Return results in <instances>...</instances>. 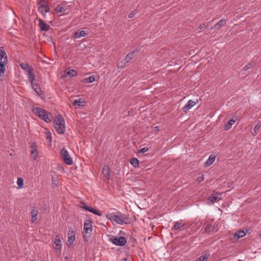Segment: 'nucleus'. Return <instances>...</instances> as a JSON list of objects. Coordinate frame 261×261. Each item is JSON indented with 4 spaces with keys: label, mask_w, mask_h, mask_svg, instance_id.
I'll use <instances>...</instances> for the list:
<instances>
[{
    "label": "nucleus",
    "mask_w": 261,
    "mask_h": 261,
    "mask_svg": "<svg viewBox=\"0 0 261 261\" xmlns=\"http://www.w3.org/2000/svg\"><path fill=\"white\" fill-rule=\"evenodd\" d=\"M106 217L111 222H114L119 225L127 224L129 223L128 217L125 214H122L120 211L107 213Z\"/></svg>",
    "instance_id": "nucleus-1"
},
{
    "label": "nucleus",
    "mask_w": 261,
    "mask_h": 261,
    "mask_svg": "<svg viewBox=\"0 0 261 261\" xmlns=\"http://www.w3.org/2000/svg\"><path fill=\"white\" fill-rule=\"evenodd\" d=\"M33 112L40 119L47 123L51 121L53 118L51 114L44 109L34 107L33 108Z\"/></svg>",
    "instance_id": "nucleus-2"
},
{
    "label": "nucleus",
    "mask_w": 261,
    "mask_h": 261,
    "mask_svg": "<svg viewBox=\"0 0 261 261\" xmlns=\"http://www.w3.org/2000/svg\"><path fill=\"white\" fill-rule=\"evenodd\" d=\"M54 127L58 134L62 135L65 131V123L61 116H58L54 120Z\"/></svg>",
    "instance_id": "nucleus-3"
},
{
    "label": "nucleus",
    "mask_w": 261,
    "mask_h": 261,
    "mask_svg": "<svg viewBox=\"0 0 261 261\" xmlns=\"http://www.w3.org/2000/svg\"><path fill=\"white\" fill-rule=\"evenodd\" d=\"M92 231V224L91 221L87 220L85 221L84 225V231L83 232V238L85 241H88L91 235Z\"/></svg>",
    "instance_id": "nucleus-4"
},
{
    "label": "nucleus",
    "mask_w": 261,
    "mask_h": 261,
    "mask_svg": "<svg viewBox=\"0 0 261 261\" xmlns=\"http://www.w3.org/2000/svg\"><path fill=\"white\" fill-rule=\"evenodd\" d=\"M60 154L62 159L66 164L70 165L73 163V160L66 149H62L60 151Z\"/></svg>",
    "instance_id": "nucleus-5"
},
{
    "label": "nucleus",
    "mask_w": 261,
    "mask_h": 261,
    "mask_svg": "<svg viewBox=\"0 0 261 261\" xmlns=\"http://www.w3.org/2000/svg\"><path fill=\"white\" fill-rule=\"evenodd\" d=\"M109 241L114 245L119 246H124L126 243L125 238L123 237H113L110 238Z\"/></svg>",
    "instance_id": "nucleus-6"
},
{
    "label": "nucleus",
    "mask_w": 261,
    "mask_h": 261,
    "mask_svg": "<svg viewBox=\"0 0 261 261\" xmlns=\"http://www.w3.org/2000/svg\"><path fill=\"white\" fill-rule=\"evenodd\" d=\"M30 153L33 161H37L39 156L38 151L37 150V145L35 143H32L30 145Z\"/></svg>",
    "instance_id": "nucleus-7"
},
{
    "label": "nucleus",
    "mask_w": 261,
    "mask_h": 261,
    "mask_svg": "<svg viewBox=\"0 0 261 261\" xmlns=\"http://www.w3.org/2000/svg\"><path fill=\"white\" fill-rule=\"evenodd\" d=\"M40 6L38 8L39 11L42 14L45 15L49 11V7L44 2H40Z\"/></svg>",
    "instance_id": "nucleus-8"
},
{
    "label": "nucleus",
    "mask_w": 261,
    "mask_h": 261,
    "mask_svg": "<svg viewBox=\"0 0 261 261\" xmlns=\"http://www.w3.org/2000/svg\"><path fill=\"white\" fill-rule=\"evenodd\" d=\"M221 199V194L219 193H214L208 198V203H215L219 201Z\"/></svg>",
    "instance_id": "nucleus-9"
},
{
    "label": "nucleus",
    "mask_w": 261,
    "mask_h": 261,
    "mask_svg": "<svg viewBox=\"0 0 261 261\" xmlns=\"http://www.w3.org/2000/svg\"><path fill=\"white\" fill-rule=\"evenodd\" d=\"M8 57L3 46L0 47V63H8Z\"/></svg>",
    "instance_id": "nucleus-10"
},
{
    "label": "nucleus",
    "mask_w": 261,
    "mask_h": 261,
    "mask_svg": "<svg viewBox=\"0 0 261 261\" xmlns=\"http://www.w3.org/2000/svg\"><path fill=\"white\" fill-rule=\"evenodd\" d=\"M54 248L55 249L59 250H61L62 245L61 244V241L59 235H57L55 237L54 239Z\"/></svg>",
    "instance_id": "nucleus-11"
},
{
    "label": "nucleus",
    "mask_w": 261,
    "mask_h": 261,
    "mask_svg": "<svg viewBox=\"0 0 261 261\" xmlns=\"http://www.w3.org/2000/svg\"><path fill=\"white\" fill-rule=\"evenodd\" d=\"M137 53V51L135 50L128 54L125 58L121 62V63L123 64V66L125 64L128 63L132 59H133Z\"/></svg>",
    "instance_id": "nucleus-12"
},
{
    "label": "nucleus",
    "mask_w": 261,
    "mask_h": 261,
    "mask_svg": "<svg viewBox=\"0 0 261 261\" xmlns=\"http://www.w3.org/2000/svg\"><path fill=\"white\" fill-rule=\"evenodd\" d=\"M31 86L39 96H40L41 98H42L44 96V94L41 90V88L38 84L34 83L33 84H31Z\"/></svg>",
    "instance_id": "nucleus-13"
},
{
    "label": "nucleus",
    "mask_w": 261,
    "mask_h": 261,
    "mask_svg": "<svg viewBox=\"0 0 261 261\" xmlns=\"http://www.w3.org/2000/svg\"><path fill=\"white\" fill-rule=\"evenodd\" d=\"M38 21V25L41 31H48L49 30V25L46 24L42 19L39 18Z\"/></svg>",
    "instance_id": "nucleus-14"
},
{
    "label": "nucleus",
    "mask_w": 261,
    "mask_h": 261,
    "mask_svg": "<svg viewBox=\"0 0 261 261\" xmlns=\"http://www.w3.org/2000/svg\"><path fill=\"white\" fill-rule=\"evenodd\" d=\"M75 233L73 231H69L68 233V245L69 246L73 244L75 241Z\"/></svg>",
    "instance_id": "nucleus-15"
},
{
    "label": "nucleus",
    "mask_w": 261,
    "mask_h": 261,
    "mask_svg": "<svg viewBox=\"0 0 261 261\" xmlns=\"http://www.w3.org/2000/svg\"><path fill=\"white\" fill-rule=\"evenodd\" d=\"M196 104V102L192 100H189L187 103L182 108V110L185 112L189 111Z\"/></svg>",
    "instance_id": "nucleus-16"
},
{
    "label": "nucleus",
    "mask_w": 261,
    "mask_h": 261,
    "mask_svg": "<svg viewBox=\"0 0 261 261\" xmlns=\"http://www.w3.org/2000/svg\"><path fill=\"white\" fill-rule=\"evenodd\" d=\"M102 173L105 177L108 179H110L111 176V173L110 168L108 166L105 165L103 166L102 170Z\"/></svg>",
    "instance_id": "nucleus-17"
},
{
    "label": "nucleus",
    "mask_w": 261,
    "mask_h": 261,
    "mask_svg": "<svg viewBox=\"0 0 261 261\" xmlns=\"http://www.w3.org/2000/svg\"><path fill=\"white\" fill-rule=\"evenodd\" d=\"M27 75L28 80L31 83V84L34 83L35 80V75L34 74L33 69L29 71V72L27 73Z\"/></svg>",
    "instance_id": "nucleus-18"
},
{
    "label": "nucleus",
    "mask_w": 261,
    "mask_h": 261,
    "mask_svg": "<svg viewBox=\"0 0 261 261\" xmlns=\"http://www.w3.org/2000/svg\"><path fill=\"white\" fill-rule=\"evenodd\" d=\"M216 156L213 154L209 156L208 159L204 163V166L207 167L211 166L215 161Z\"/></svg>",
    "instance_id": "nucleus-19"
},
{
    "label": "nucleus",
    "mask_w": 261,
    "mask_h": 261,
    "mask_svg": "<svg viewBox=\"0 0 261 261\" xmlns=\"http://www.w3.org/2000/svg\"><path fill=\"white\" fill-rule=\"evenodd\" d=\"M38 215V210L36 207H33L31 212V216L32 217V222H34L37 220Z\"/></svg>",
    "instance_id": "nucleus-20"
},
{
    "label": "nucleus",
    "mask_w": 261,
    "mask_h": 261,
    "mask_svg": "<svg viewBox=\"0 0 261 261\" xmlns=\"http://www.w3.org/2000/svg\"><path fill=\"white\" fill-rule=\"evenodd\" d=\"M19 66L22 70L27 72V73L29 71L33 69L32 67L28 63H21L19 64Z\"/></svg>",
    "instance_id": "nucleus-21"
},
{
    "label": "nucleus",
    "mask_w": 261,
    "mask_h": 261,
    "mask_svg": "<svg viewBox=\"0 0 261 261\" xmlns=\"http://www.w3.org/2000/svg\"><path fill=\"white\" fill-rule=\"evenodd\" d=\"M84 208L93 214L97 215L98 216H100L101 214L99 212V211L95 208H93L91 206H85L84 207Z\"/></svg>",
    "instance_id": "nucleus-22"
},
{
    "label": "nucleus",
    "mask_w": 261,
    "mask_h": 261,
    "mask_svg": "<svg viewBox=\"0 0 261 261\" xmlns=\"http://www.w3.org/2000/svg\"><path fill=\"white\" fill-rule=\"evenodd\" d=\"M236 118H232L229 119L228 121H227L224 126V129L225 130H228L229 128H230L232 126V125L236 122Z\"/></svg>",
    "instance_id": "nucleus-23"
},
{
    "label": "nucleus",
    "mask_w": 261,
    "mask_h": 261,
    "mask_svg": "<svg viewBox=\"0 0 261 261\" xmlns=\"http://www.w3.org/2000/svg\"><path fill=\"white\" fill-rule=\"evenodd\" d=\"M215 225L211 224L206 227L204 231L206 233H214L215 232Z\"/></svg>",
    "instance_id": "nucleus-24"
},
{
    "label": "nucleus",
    "mask_w": 261,
    "mask_h": 261,
    "mask_svg": "<svg viewBox=\"0 0 261 261\" xmlns=\"http://www.w3.org/2000/svg\"><path fill=\"white\" fill-rule=\"evenodd\" d=\"M86 35V32L84 30H79L75 33V36L76 38L85 37Z\"/></svg>",
    "instance_id": "nucleus-25"
},
{
    "label": "nucleus",
    "mask_w": 261,
    "mask_h": 261,
    "mask_svg": "<svg viewBox=\"0 0 261 261\" xmlns=\"http://www.w3.org/2000/svg\"><path fill=\"white\" fill-rule=\"evenodd\" d=\"M67 75L70 77L76 76L77 74V71L73 69H69L67 71Z\"/></svg>",
    "instance_id": "nucleus-26"
},
{
    "label": "nucleus",
    "mask_w": 261,
    "mask_h": 261,
    "mask_svg": "<svg viewBox=\"0 0 261 261\" xmlns=\"http://www.w3.org/2000/svg\"><path fill=\"white\" fill-rule=\"evenodd\" d=\"M130 163L134 167L136 168L139 164V161L138 159L133 158L130 160Z\"/></svg>",
    "instance_id": "nucleus-27"
},
{
    "label": "nucleus",
    "mask_w": 261,
    "mask_h": 261,
    "mask_svg": "<svg viewBox=\"0 0 261 261\" xmlns=\"http://www.w3.org/2000/svg\"><path fill=\"white\" fill-rule=\"evenodd\" d=\"M209 256V254H204L199 256L198 258H197L196 261H206L207 259L208 258Z\"/></svg>",
    "instance_id": "nucleus-28"
},
{
    "label": "nucleus",
    "mask_w": 261,
    "mask_h": 261,
    "mask_svg": "<svg viewBox=\"0 0 261 261\" xmlns=\"http://www.w3.org/2000/svg\"><path fill=\"white\" fill-rule=\"evenodd\" d=\"M246 235V233L243 230H239L234 233V237H237L238 239L243 238Z\"/></svg>",
    "instance_id": "nucleus-29"
},
{
    "label": "nucleus",
    "mask_w": 261,
    "mask_h": 261,
    "mask_svg": "<svg viewBox=\"0 0 261 261\" xmlns=\"http://www.w3.org/2000/svg\"><path fill=\"white\" fill-rule=\"evenodd\" d=\"M184 225H185V224H184L182 222V221L180 220L179 221L176 222L175 223L173 227H174V229L177 230V229H179L180 228L183 227Z\"/></svg>",
    "instance_id": "nucleus-30"
},
{
    "label": "nucleus",
    "mask_w": 261,
    "mask_h": 261,
    "mask_svg": "<svg viewBox=\"0 0 261 261\" xmlns=\"http://www.w3.org/2000/svg\"><path fill=\"white\" fill-rule=\"evenodd\" d=\"M226 21L225 19L220 20L215 25V28L217 29H219L221 26L225 24Z\"/></svg>",
    "instance_id": "nucleus-31"
},
{
    "label": "nucleus",
    "mask_w": 261,
    "mask_h": 261,
    "mask_svg": "<svg viewBox=\"0 0 261 261\" xmlns=\"http://www.w3.org/2000/svg\"><path fill=\"white\" fill-rule=\"evenodd\" d=\"M17 184L18 185V189H21L23 186V179L21 177L17 178Z\"/></svg>",
    "instance_id": "nucleus-32"
},
{
    "label": "nucleus",
    "mask_w": 261,
    "mask_h": 261,
    "mask_svg": "<svg viewBox=\"0 0 261 261\" xmlns=\"http://www.w3.org/2000/svg\"><path fill=\"white\" fill-rule=\"evenodd\" d=\"M95 80V78L93 75L90 76L84 79L85 82L87 83H92L94 82Z\"/></svg>",
    "instance_id": "nucleus-33"
},
{
    "label": "nucleus",
    "mask_w": 261,
    "mask_h": 261,
    "mask_svg": "<svg viewBox=\"0 0 261 261\" xmlns=\"http://www.w3.org/2000/svg\"><path fill=\"white\" fill-rule=\"evenodd\" d=\"M65 10V9L61 6H58L56 8V11L58 13L64 12Z\"/></svg>",
    "instance_id": "nucleus-34"
},
{
    "label": "nucleus",
    "mask_w": 261,
    "mask_h": 261,
    "mask_svg": "<svg viewBox=\"0 0 261 261\" xmlns=\"http://www.w3.org/2000/svg\"><path fill=\"white\" fill-rule=\"evenodd\" d=\"M45 137L46 140H47L49 142H51V134L50 132H46Z\"/></svg>",
    "instance_id": "nucleus-35"
},
{
    "label": "nucleus",
    "mask_w": 261,
    "mask_h": 261,
    "mask_svg": "<svg viewBox=\"0 0 261 261\" xmlns=\"http://www.w3.org/2000/svg\"><path fill=\"white\" fill-rule=\"evenodd\" d=\"M81 103H82V102L81 101V99H77L74 100L73 104L74 106H80L81 105Z\"/></svg>",
    "instance_id": "nucleus-36"
},
{
    "label": "nucleus",
    "mask_w": 261,
    "mask_h": 261,
    "mask_svg": "<svg viewBox=\"0 0 261 261\" xmlns=\"http://www.w3.org/2000/svg\"><path fill=\"white\" fill-rule=\"evenodd\" d=\"M204 179V175L203 174H202L201 175H200V176H198L197 178V181L198 182H200L201 181H202Z\"/></svg>",
    "instance_id": "nucleus-37"
},
{
    "label": "nucleus",
    "mask_w": 261,
    "mask_h": 261,
    "mask_svg": "<svg viewBox=\"0 0 261 261\" xmlns=\"http://www.w3.org/2000/svg\"><path fill=\"white\" fill-rule=\"evenodd\" d=\"M260 126V125H259L258 124L256 125L254 127V132L255 133H258V129H259Z\"/></svg>",
    "instance_id": "nucleus-38"
},
{
    "label": "nucleus",
    "mask_w": 261,
    "mask_h": 261,
    "mask_svg": "<svg viewBox=\"0 0 261 261\" xmlns=\"http://www.w3.org/2000/svg\"><path fill=\"white\" fill-rule=\"evenodd\" d=\"M148 150V148L147 147H143L140 149L139 152L145 153Z\"/></svg>",
    "instance_id": "nucleus-39"
},
{
    "label": "nucleus",
    "mask_w": 261,
    "mask_h": 261,
    "mask_svg": "<svg viewBox=\"0 0 261 261\" xmlns=\"http://www.w3.org/2000/svg\"><path fill=\"white\" fill-rule=\"evenodd\" d=\"M136 12L135 11H133L131 13H130L128 15V18H132L134 17L135 15L136 14Z\"/></svg>",
    "instance_id": "nucleus-40"
},
{
    "label": "nucleus",
    "mask_w": 261,
    "mask_h": 261,
    "mask_svg": "<svg viewBox=\"0 0 261 261\" xmlns=\"http://www.w3.org/2000/svg\"><path fill=\"white\" fill-rule=\"evenodd\" d=\"M65 261H72L71 257H69V256L65 257Z\"/></svg>",
    "instance_id": "nucleus-41"
},
{
    "label": "nucleus",
    "mask_w": 261,
    "mask_h": 261,
    "mask_svg": "<svg viewBox=\"0 0 261 261\" xmlns=\"http://www.w3.org/2000/svg\"><path fill=\"white\" fill-rule=\"evenodd\" d=\"M153 129L156 132H159L160 130V127L158 126L154 127Z\"/></svg>",
    "instance_id": "nucleus-42"
},
{
    "label": "nucleus",
    "mask_w": 261,
    "mask_h": 261,
    "mask_svg": "<svg viewBox=\"0 0 261 261\" xmlns=\"http://www.w3.org/2000/svg\"><path fill=\"white\" fill-rule=\"evenodd\" d=\"M204 28V24H202L199 26L200 29H203Z\"/></svg>",
    "instance_id": "nucleus-43"
}]
</instances>
